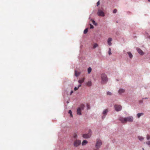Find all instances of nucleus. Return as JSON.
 Here are the masks:
<instances>
[{"mask_svg":"<svg viewBox=\"0 0 150 150\" xmlns=\"http://www.w3.org/2000/svg\"><path fill=\"white\" fill-rule=\"evenodd\" d=\"M119 120L121 122L124 123L127 122H132L133 121V118L132 117L129 116L125 118L120 117L119 118Z\"/></svg>","mask_w":150,"mask_h":150,"instance_id":"f257e3e1","label":"nucleus"},{"mask_svg":"<svg viewBox=\"0 0 150 150\" xmlns=\"http://www.w3.org/2000/svg\"><path fill=\"white\" fill-rule=\"evenodd\" d=\"M101 78L102 80V83H106L108 81V78L107 77L106 75L105 74H101Z\"/></svg>","mask_w":150,"mask_h":150,"instance_id":"f03ea898","label":"nucleus"},{"mask_svg":"<svg viewBox=\"0 0 150 150\" xmlns=\"http://www.w3.org/2000/svg\"><path fill=\"white\" fill-rule=\"evenodd\" d=\"M102 144L101 141L99 139H97L96 144V147L97 149H99Z\"/></svg>","mask_w":150,"mask_h":150,"instance_id":"7ed1b4c3","label":"nucleus"},{"mask_svg":"<svg viewBox=\"0 0 150 150\" xmlns=\"http://www.w3.org/2000/svg\"><path fill=\"white\" fill-rule=\"evenodd\" d=\"M98 15L100 16L103 17L105 16L104 13L101 10L99 9L97 13Z\"/></svg>","mask_w":150,"mask_h":150,"instance_id":"20e7f679","label":"nucleus"},{"mask_svg":"<svg viewBox=\"0 0 150 150\" xmlns=\"http://www.w3.org/2000/svg\"><path fill=\"white\" fill-rule=\"evenodd\" d=\"M115 110L117 111H119L122 109V106L120 105H116L114 106Z\"/></svg>","mask_w":150,"mask_h":150,"instance_id":"39448f33","label":"nucleus"},{"mask_svg":"<svg viewBox=\"0 0 150 150\" xmlns=\"http://www.w3.org/2000/svg\"><path fill=\"white\" fill-rule=\"evenodd\" d=\"M81 144V141L79 140H76L74 143V146L75 147H77Z\"/></svg>","mask_w":150,"mask_h":150,"instance_id":"423d86ee","label":"nucleus"},{"mask_svg":"<svg viewBox=\"0 0 150 150\" xmlns=\"http://www.w3.org/2000/svg\"><path fill=\"white\" fill-rule=\"evenodd\" d=\"M138 52L141 55L144 54V53L143 51L139 48H137L136 49Z\"/></svg>","mask_w":150,"mask_h":150,"instance_id":"0eeeda50","label":"nucleus"},{"mask_svg":"<svg viewBox=\"0 0 150 150\" xmlns=\"http://www.w3.org/2000/svg\"><path fill=\"white\" fill-rule=\"evenodd\" d=\"M112 40V39L111 38H109L108 40V45L111 46L112 45V43L111 42Z\"/></svg>","mask_w":150,"mask_h":150,"instance_id":"6e6552de","label":"nucleus"},{"mask_svg":"<svg viewBox=\"0 0 150 150\" xmlns=\"http://www.w3.org/2000/svg\"><path fill=\"white\" fill-rule=\"evenodd\" d=\"M81 108H78L77 109V114L79 115H81Z\"/></svg>","mask_w":150,"mask_h":150,"instance_id":"1a4fd4ad","label":"nucleus"},{"mask_svg":"<svg viewBox=\"0 0 150 150\" xmlns=\"http://www.w3.org/2000/svg\"><path fill=\"white\" fill-rule=\"evenodd\" d=\"M83 137L84 138H90V135H88V134H84L83 135Z\"/></svg>","mask_w":150,"mask_h":150,"instance_id":"9d476101","label":"nucleus"},{"mask_svg":"<svg viewBox=\"0 0 150 150\" xmlns=\"http://www.w3.org/2000/svg\"><path fill=\"white\" fill-rule=\"evenodd\" d=\"M125 90L123 89H119L118 93L120 94H122L123 93H124L125 92Z\"/></svg>","mask_w":150,"mask_h":150,"instance_id":"9b49d317","label":"nucleus"},{"mask_svg":"<svg viewBox=\"0 0 150 150\" xmlns=\"http://www.w3.org/2000/svg\"><path fill=\"white\" fill-rule=\"evenodd\" d=\"M84 80V78H81V79L79 80L78 82L81 84L82 83H83Z\"/></svg>","mask_w":150,"mask_h":150,"instance_id":"f8f14e48","label":"nucleus"},{"mask_svg":"<svg viewBox=\"0 0 150 150\" xmlns=\"http://www.w3.org/2000/svg\"><path fill=\"white\" fill-rule=\"evenodd\" d=\"M108 112V110L107 109L105 110L103 112V114L104 115V116H105L106 115L107 113Z\"/></svg>","mask_w":150,"mask_h":150,"instance_id":"ddd939ff","label":"nucleus"},{"mask_svg":"<svg viewBox=\"0 0 150 150\" xmlns=\"http://www.w3.org/2000/svg\"><path fill=\"white\" fill-rule=\"evenodd\" d=\"M88 143L87 141L86 140H83L82 143V145L83 146L85 145Z\"/></svg>","mask_w":150,"mask_h":150,"instance_id":"4468645a","label":"nucleus"},{"mask_svg":"<svg viewBox=\"0 0 150 150\" xmlns=\"http://www.w3.org/2000/svg\"><path fill=\"white\" fill-rule=\"evenodd\" d=\"M87 85L89 86H91L92 85L91 81H88L87 83Z\"/></svg>","mask_w":150,"mask_h":150,"instance_id":"2eb2a0df","label":"nucleus"},{"mask_svg":"<svg viewBox=\"0 0 150 150\" xmlns=\"http://www.w3.org/2000/svg\"><path fill=\"white\" fill-rule=\"evenodd\" d=\"M84 105L81 104L80 105V107L79 108H81V110H83L84 109Z\"/></svg>","mask_w":150,"mask_h":150,"instance_id":"dca6fc26","label":"nucleus"},{"mask_svg":"<svg viewBox=\"0 0 150 150\" xmlns=\"http://www.w3.org/2000/svg\"><path fill=\"white\" fill-rule=\"evenodd\" d=\"M81 84H79V85H78V86L77 87H75L74 88V90L75 91H76V90H77L78 88L80 87H81Z\"/></svg>","mask_w":150,"mask_h":150,"instance_id":"f3484780","label":"nucleus"},{"mask_svg":"<svg viewBox=\"0 0 150 150\" xmlns=\"http://www.w3.org/2000/svg\"><path fill=\"white\" fill-rule=\"evenodd\" d=\"M138 139L140 141H143L144 138V137H141V136H138Z\"/></svg>","mask_w":150,"mask_h":150,"instance_id":"a211bd4d","label":"nucleus"},{"mask_svg":"<svg viewBox=\"0 0 150 150\" xmlns=\"http://www.w3.org/2000/svg\"><path fill=\"white\" fill-rule=\"evenodd\" d=\"M92 69L91 67H89L88 69V74H90L91 71Z\"/></svg>","mask_w":150,"mask_h":150,"instance_id":"6ab92c4d","label":"nucleus"},{"mask_svg":"<svg viewBox=\"0 0 150 150\" xmlns=\"http://www.w3.org/2000/svg\"><path fill=\"white\" fill-rule=\"evenodd\" d=\"M75 76H78L80 74V73L79 72H78L76 71H75Z\"/></svg>","mask_w":150,"mask_h":150,"instance_id":"aec40b11","label":"nucleus"},{"mask_svg":"<svg viewBox=\"0 0 150 150\" xmlns=\"http://www.w3.org/2000/svg\"><path fill=\"white\" fill-rule=\"evenodd\" d=\"M127 54H128L129 57L131 58H132V55L131 54V53L130 52H128Z\"/></svg>","mask_w":150,"mask_h":150,"instance_id":"412c9836","label":"nucleus"},{"mask_svg":"<svg viewBox=\"0 0 150 150\" xmlns=\"http://www.w3.org/2000/svg\"><path fill=\"white\" fill-rule=\"evenodd\" d=\"M143 114H143V113H138V114H137V115L138 117V118H139V117H140L141 116H142V115H143Z\"/></svg>","mask_w":150,"mask_h":150,"instance_id":"4be33fe9","label":"nucleus"},{"mask_svg":"<svg viewBox=\"0 0 150 150\" xmlns=\"http://www.w3.org/2000/svg\"><path fill=\"white\" fill-rule=\"evenodd\" d=\"M98 44H96V43H95L93 45V48L94 49V48H95L96 47H97L98 46Z\"/></svg>","mask_w":150,"mask_h":150,"instance_id":"5701e85b","label":"nucleus"},{"mask_svg":"<svg viewBox=\"0 0 150 150\" xmlns=\"http://www.w3.org/2000/svg\"><path fill=\"white\" fill-rule=\"evenodd\" d=\"M68 113H69L70 114V116L71 117H73V115H72V112H71V110H69Z\"/></svg>","mask_w":150,"mask_h":150,"instance_id":"b1692460","label":"nucleus"},{"mask_svg":"<svg viewBox=\"0 0 150 150\" xmlns=\"http://www.w3.org/2000/svg\"><path fill=\"white\" fill-rule=\"evenodd\" d=\"M88 31V28H86L83 31V33L84 34H86Z\"/></svg>","mask_w":150,"mask_h":150,"instance_id":"393cba45","label":"nucleus"},{"mask_svg":"<svg viewBox=\"0 0 150 150\" xmlns=\"http://www.w3.org/2000/svg\"><path fill=\"white\" fill-rule=\"evenodd\" d=\"M108 54L109 55H110L111 54V49L110 48L109 49Z\"/></svg>","mask_w":150,"mask_h":150,"instance_id":"a878e982","label":"nucleus"},{"mask_svg":"<svg viewBox=\"0 0 150 150\" xmlns=\"http://www.w3.org/2000/svg\"><path fill=\"white\" fill-rule=\"evenodd\" d=\"M92 132L91 131V130H89L88 131V135H90V137H91V135Z\"/></svg>","mask_w":150,"mask_h":150,"instance_id":"bb28decb","label":"nucleus"},{"mask_svg":"<svg viewBox=\"0 0 150 150\" xmlns=\"http://www.w3.org/2000/svg\"><path fill=\"white\" fill-rule=\"evenodd\" d=\"M92 22L95 25H97V23H96L95 21L93 20H92Z\"/></svg>","mask_w":150,"mask_h":150,"instance_id":"cd10ccee","label":"nucleus"},{"mask_svg":"<svg viewBox=\"0 0 150 150\" xmlns=\"http://www.w3.org/2000/svg\"><path fill=\"white\" fill-rule=\"evenodd\" d=\"M74 137L75 138H76L77 137V135L76 133H74Z\"/></svg>","mask_w":150,"mask_h":150,"instance_id":"c85d7f7f","label":"nucleus"},{"mask_svg":"<svg viewBox=\"0 0 150 150\" xmlns=\"http://www.w3.org/2000/svg\"><path fill=\"white\" fill-rule=\"evenodd\" d=\"M146 138L147 140H149L150 139V136L149 135H147L146 137Z\"/></svg>","mask_w":150,"mask_h":150,"instance_id":"c756f323","label":"nucleus"},{"mask_svg":"<svg viewBox=\"0 0 150 150\" xmlns=\"http://www.w3.org/2000/svg\"><path fill=\"white\" fill-rule=\"evenodd\" d=\"M146 143L148 145H150V141H148V142H146Z\"/></svg>","mask_w":150,"mask_h":150,"instance_id":"7c9ffc66","label":"nucleus"},{"mask_svg":"<svg viewBox=\"0 0 150 150\" xmlns=\"http://www.w3.org/2000/svg\"><path fill=\"white\" fill-rule=\"evenodd\" d=\"M107 95H111V93L110 92H108L107 93Z\"/></svg>","mask_w":150,"mask_h":150,"instance_id":"2f4dec72","label":"nucleus"},{"mask_svg":"<svg viewBox=\"0 0 150 150\" xmlns=\"http://www.w3.org/2000/svg\"><path fill=\"white\" fill-rule=\"evenodd\" d=\"M90 28L91 29H92L93 28V26L91 24H90Z\"/></svg>","mask_w":150,"mask_h":150,"instance_id":"473e14b6","label":"nucleus"},{"mask_svg":"<svg viewBox=\"0 0 150 150\" xmlns=\"http://www.w3.org/2000/svg\"><path fill=\"white\" fill-rule=\"evenodd\" d=\"M117 11V10L116 9H114L113 11V13H116Z\"/></svg>","mask_w":150,"mask_h":150,"instance_id":"72a5a7b5","label":"nucleus"},{"mask_svg":"<svg viewBox=\"0 0 150 150\" xmlns=\"http://www.w3.org/2000/svg\"><path fill=\"white\" fill-rule=\"evenodd\" d=\"M100 1H98L97 3V6H98L100 5Z\"/></svg>","mask_w":150,"mask_h":150,"instance_id":"f704fd0d","label":"nucleus"},{"mask_svg":"<svg viewBox=\"0 0 150 150\" xmlns=\"http://www.w3.org/2000/svg\"><path fill=\"white\" fill-rule=\"evenodd\" d=\"M89 105L88 104H87V106L88 108V109H89Z\"/></svg>","mask_w":150,"mask_h":150,"instance_id":"c9c22d12","label":"nucleus"},{"mask_svg":"<svg viewBox=\"0 0 150 150\" xmlns=\"http://www.w3.org/2000/svg\"><path fill=\"white\" fill-rule=\"evenodd\" d=\"M104 117H102L103 119Z\"/></svg>","mask_w":150,"mask_h":150,"instance_id":"e433bc0d","label":"nucleus"},{"mask_svg":"<svg viewBox=\"0 0 150 150\" xmlns=\"http://www.w3.org/2000/svg\"><path fill=\"white\" fill-rule=\"evenodd\" d=\"M73 92V91H71V93H72Z\"/></svg>","mask_w":150,"mask_h":150,"instance_id":"4c0bfd02","label":"nucleus"},{"mask_svg":"<svg viewBox=\"0 0 150 150\" xmlns=\"http://www.w3.org/2000/svg\"><path fill=\"white\" fill-rule=\"evenodd\" d=\"M148 1L150 2V0H148Z\"/></svg>","mask_w":150,"mask_h":150,"instance_id":"58836bf2","label":"nucleus"},{"mask_svg":"<svg viewBox=\"0 0 150 150\" xmlns=\"http://www.w3.org/2000/svg\"><path fill=\"white\" fill-rule=\"evenodd\" d=\"M95 150H97V149H95Z\"/></svg>","mask_w":150,"mask_h":150,"instance_id":"ea45409f","label":"nucleus"}]
</instances>
